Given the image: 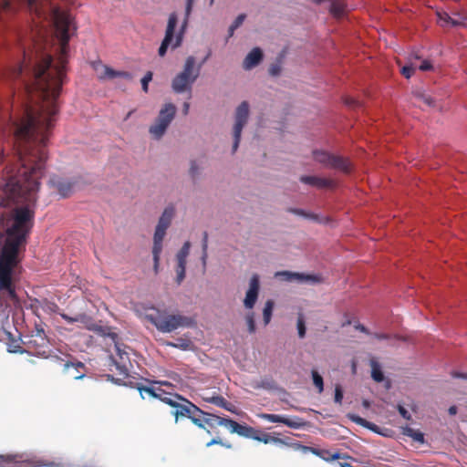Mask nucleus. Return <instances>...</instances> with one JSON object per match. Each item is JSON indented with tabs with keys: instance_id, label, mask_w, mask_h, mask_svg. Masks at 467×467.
Returning a JSON list of instances; mask_svg holds the SVG:
<instances>
[{
	"instance_id": "f8f14e48",
	"label": "nucleus",
	"mask_w": 467,
	"mask_h": 467,
	"mask_svg": "<svg viewBox=\"0 0 467 467\" xmlns=\"http://www.w3.org/2000/svg\"><path fill=\"white\" fill-rule=\"evenodd\" d=\"M313 157L315 161L320 163L335 167L345 172H348L350 170V163L348 161L343 159L340 156L331 155L322 150H314Z\"/></svg>"
},
{
	"instance_id": "2f4dec72",
	"label": "nucleus",
	"mask_w": 467,
	"mask_h": 467,
	"mask_svg": "<svg viewBox=\"0 0 467 467\" xmlns=\"http://www.w3.org/2000/svg\"><path fill=\"white\" fill-rule=\"evenodd\" d=\"M235 433H237L241 436H244V437L253 439V436L255 433V431L253 428L239 424Z\"/></svg>"
},
{
	"instance_id": "c756f323",
	"label": "nucleus",
	"mask_w": 467,
	"mask_h": 467,
	"mask_svg": "<svg viewBox=\"0 0 467 467\" xmlns=\"http://www.w3.org/2000/svg\"><path fill=\"white\" fill-rule=\"evenodd\" d=\"M79 368H83V365L78 363L77 365H69V364H67L66 365V371L67 373L74 378V379H82L83 378V374L79 372Z\"/></svg>"
},
{
	"instance_id": "9d476101",
	"label": "nucleus",
	"mask_w": 467,
	"mask_h": 467,
	"mask_svg": "<svg viewBox=\"0 0 467 467\" xmlns=\"http://www.w3.org/2000/svg\"><path fill=\"white\" fill-rule=\"evenodd\" d=\"M50 463L40 464L35 459L26 454L0 455V467H47Z\"/></svg>"
},
{
	"instance_id": "c85d7f7f",
	"label": "nucleus",
	"mask_w": 467,
	"mask_h": 467,
	"mask_svg": "<svg viewBox=\"0 0 467 467\" xmlns=\"http://www.w3.org/2000/svg\"><path fill=\"white\" fill-rule=\"evenodd\" d=\"M244 321L247 327V330L249 333H254L256 330L255 322H254V313L252 310H247L244 314Z\"/></svg>"
},
{
	"instance_id": "6ab92c4d",
	"label": "nucleus",
	"mask_w": 467,
	"mask_h": 467,
	"mask_svg": "<svg viewBox=\"0 0 467 467\" xmlns=\"http://www.w3.org/2000/svg\"><path fill=\"white\" fill-rule=\"evenodd\" d=\"M457 16H458L457 18H454V17H451L445 12H442V11L437 12L438 24L443 27L462 26L463 20L465 19L464 16L460 14H458Z\"/></svg>"
},
{
	"instance_id": "8fccbe9b",
	"label": "nucleus",
	"mask_w": 467,
	"mask_h": 467,
	"mask_svg": "<svg viewBox=\"0 0 467 467\" xmlns=\"http://www.w3.org/2000/svg\"><path fill=\"white\" fill-rule=\"evenodd\" d=\"M214 0H210V5H212L213 4Z\"/></svg>"
},
{
	"instance_id": "7ed1b4c3",
	"label": "nucleus",
	"mask_w": 467,
	"mask_h": 467,
	"mask_svg": "<svg viewBox=\"0 0 467 467\" xmlns=\"http://www.w3.org/2000/svg\"><path fill=\"white\" fill-rule=\"evenodd\" d=\"M192 10V4L189 2L186 8V16L182 22L176 13H172L168 19L165 36L159 47L158 54L164 57L168 48L175 49L179 47L183 40V36L188 24V16Z\"/></svg>"
},
{
	"instance_id": "1a4fd4ad",
	"label": "nucleus",
	"mask_w": 467,
	"mask_h": 467,
	"mask_svg": "<svg viewBox=\"0 0 467 467\" xmlns=\"http://www.w3.org/2000/svg\"><path fill=\"white\" fill-rule=\"evenodd\" d=\"M249 115L250 104L247 101H242L234 110V122L233 126L234 147H236L239 142L243 129L248 122Z\"/></svg>"
},
{
	"instance_id": "cd10ccee",
	"label": "nucleus",
	"mask_w": 467,
	"mask_h": 467,
	"mask_svg": "<svg viewBox=\"0 0 467 467\" xmlns=\"http://www.w3.org/2000/svg\"><path fill=\"white\" fill-rule=\"evenodd\" d=\"M403 434L410 437L413 441L417 442H423V434L419 430H415L411 427H405L403 428Z\"/></svg>"
},
{
	"instance_id": "4468645a",
	"label": "nucleus",
	"mask_w": 467,
	"mask_h": 467,
	"mask_svg": "<svg viewBox=\"0 0 467 467\" xmlns=\"http://www.w3.org/2000/svg\"><path fill=\"white\" fill-rule=\"evenodd\" d=\"M260 289V281L259 276L254 275L250 280L248 285V289L245 293L244 298L243 300L244 306L246 310H252L258 299Z\"/></svg>"
},
{
	"instance_id": "e433bc0d",
	"label": "nucleus",
	"mask_w": 467,
	"mask_h": 467,
	"mask_svg": "<svg viewBox=\"0 0 467 467\" xmlns=\"http://www.w3.org/2000/svg\"><path fill=\"white\" fill-rule=\"evenodd\" d=\"M152 79V73L151 72H147L145 74V76L142 78L141 79V87H142V90L144 92H148V86H149V83L151 81Z\"/></svg>"
},
{
	"instance_id": "aec40b11",
	"label": "nucleus",
	"mask_w": 467,
	"mask_h": 467,
	"mask_svg": "<svg viewBox=\"0 0 467 467\" xmlns=\"http://www.w3.org/2000/svg\"><path fill=\"white\" fill-rule=\"evenodd\" d=\"M259 417L271 422L284 423L292 428H298L301 425V422L298 420H292L275 414H260Z\"/></svg>"
},
{
	"instance_id": "72a5a7b5",
	"label": "nucleus",
	"mask_w": 467,
	"mask_h": 467,
	"mask_svg": "<svg viewBox=\"0 0 467 467\" xmlns=\"http://www.w3.org/2000/svg\"><path fill=\"white\" fill-rule=\"evenodd\" d=\"M170 346L182 349H190L192 342L189 339H178L175 343H169Z\"/></svg>"
},
{
	"instance_id": "de8ad7c7",
	"label": "nucleus",
	"mask_w": 467,
	"mask_h": 467,
	"mask_svg": "<svg viewBox=\"0 0 467 467\" xmlns=\"http://www.w3.org/2000/svg\"><path fill=\"white\" fill-rule=\"evenodd\" d=\"M352 371H353V373L356 372V362L355 361L352 362Z\"/></svg>"
},
{
	"instance_id": "49530a36",
	"label": "nucleus",
	"mask_w": 467,
	"mask_h": 467,
	"mask_svg": "<svg viewBox=\"0 0 467 467\" xmlns=\"http://www.w3.org/2000/svg\"><path fill=\"white\" fill-rule=\"evenodd\" d=\"M158 384H160V385H163V386H166V387H167V388H169V389L171 388V385H170V384H168V383H166V382H159Z\"/></svg>"
},
{
	"instance_id": "c03bdc74",
	"label": "nucleus",
	"mask_w": 467,
	"mask_h": 467,
	"mask_svg": "<svg viewBox=\"0 0 467 467\" xmlns=\"http://www.w3.org/2000/svg\"><path fill=\"white\" fill-rule=\"evenodd\" d=\"M449 413H450L451 415H454V414H456V413H457V408H456L455 406L451 407V408L449 409Z\"/></svg>"
},
{
	"instance_id": "bb28decb",
	"label": "nucleus",
	"mask_w": 467,
	"mask_h": 467,
	"mask_svg": "<svg viewBox=\"0 0 467 467\" xmlns=\"http://www.w3.org/2000/svg\"><path fill=\"white\" fill-rule=\"evenodd\" d=\"M330 13L335 17H341L345 13V4L343 0H331Z\"/></svg>"
},
{
	"instance_id": "c9c22d12",
	"label": "nucleus",
	"mask_w": 467,
	"mask_h": 467,
	"mask_svg": "<svg viewBox=\"0 0 467 467\" xmlns=\"http://www.w3.org/2000/svg\"><path fill=\"white\" fill-rule=\"evenodd\" d=\"M312 377H313L314 385L318 389V391L321 392L323 390L322 377L317 371H313Z\"/></svg>"
},
{
	"instance_id": "20e7f679",
	"label": "nucleus",
	"mask_w": 467,
	"mask_h": 467,
	"mask_svg": "<svg viewBox=\"0 0 467 467\" xmlns=\"http://www.w3.org/2000/svg\"><path fill=\"white\" fill-rule=\"evenodd\" d=\"M176 113L177 107L174 103L167 101L161 104L148 129L150 140L160 141L164 138L176 117Z\"/></svg>"
},
{
	"instance_id": "603ef678",
	"label": "nucleus",
	"mask_w": 467,
	"mask_h": 467,
	"mask_svg": "<svg viewBox=\"0 0 467 467\" xmlns=\"http://www.w3.org/2000/svg\"><path fill=\"white\" fill-rule=\"evenodd\" d=\"M348 466H349V465H348V464H347V465H344V466H342V467H348Z\"/></svg>"
},
{
	"instance_id": "9b49d317",
	"label": "nucleus",
	"mask_w": 467,
	"mask_h": 467,
	"mask_svg": "<svg viewBox=\"0 0 467 467\" xmlns=\"http://www.w3.org/2000/svg\"><path fill=\"white\" fill-rule=\"evenodd\" d=\"M91 66L97 77L102 80L128 79L130 78L127 71L114 69L100 61L93 62Z\"/></svg>"
},
{
	"instance_id": "f257e3e1",
	"label": "nucleus",
	"mask_w": 467,
	"mask_h": 467,
	"mask_svg": "<svg viewBox=\"0 0 467 467\" xmlns=\"http://www.w3.org/2000/svg\"><path fill=\"white\" fill-rule=\"evenodd\" d=\"M22 4L26 5L30 14L52 22L60 40V55L56 59L44 57L36 69L35 92L41 99L38 111L26 108L23 116L10 117L2 135L12 136L14 140L33 138L36 142L43 144L57 111V99L65 75L67 42L75 26L70 15L61 10L54 0H0V15L14 12Z\"/></svg>"
},
{
	"instance_id": "dca6fc26",
	"label": "nucleus",
	"mask_w": 467,
	"mask_h": 467,
	"mask_svg": "<svg viewBox=\"0 0 467 467\" xmlns=\"http://www.w3.org/2000/svg\"><path fill=\"white\" fill-rule=\"evenodd\" d=\"M190 254V244L185 243L182 247L179 250V252L176 254V280L178 283H181L185 276V265L187 257Z\"/></svg>"
},
{
	"instance_id": "7c9ffc66",
	"label": "nucleus",
	"mask_w": 467,
	"mask_h": 467,
	"mask_svg": "<svg viewBox=\"0 0 467 467\" xmlns=\"http://www.w3.org/2000/svg\"><path fill=\"white\" fill-rule=\"evenodd\" d=\"M253 439L256 440L258 441L264 442V443H270V442H277V441H279L278 439L274 438V437L270 436L269 434H266V433L259 434V433H257L256 431H255V433L253 436Z\"/></svg>"
},
{
	"instance_id": "79ce46f5",
	"label": "nucleus",
	"mask_w": 467,
	"mask_h": 467,
	"mask_svg": "<svg viewBox=\"0 0 467 467\" xmlns=\"http://www.w3.org/2000/svg\"><path fill=\"white\" fill-rule=\"evenodd\" d=\"M399 411L400 413L401 414V416L405 419H410V413L408 412L407 410H405L403 407H400L399 408Z\"/></svg>"
},
{
	"instance_id": "58836bf2",
	"label": "nucleus",
	"mask_w": 467,
	"mask_h": 467,
	"mask_svg": "<svg viewBox=\"0 0 467 467\" xmlns=\"http://www.w3.org/2000/svg\"><path fill=\"white\" fill-rule=\"evenodd\" d=\"M297 329H298V335L300 337H304L306 333V327L304 325V321L302 318H299L297 321Z\"/></svg>"
},
{
	"instance_id": "09e8293b",
	"label": "nucleus",
	"mask_w": 467,
	"mask_h": 467,
	"mask_svg": "<svg viewBox=\"0 0 467 467\" xmlns=\"http://www.w3.org/2000/svg\"><path fill=\"white\" fill-rule=\"evenodd\" d=\"M363 404H364V406H365V407H368V405H369L368 401H367V400H365V401L363 402Z\"/></svg>"
},
{
	"instance_id": "473e14b6",
	"label": "nucleus",
	"mask_w": 467,
	"mask_h": 467,
	"mask_svg": "<svg viewBox=\"0 0 467 467\" xmlns=\"http://www.w3.org/2000/svg\"><path fill=\"white\" fill-rule=\"evenodd\" d=\"M245 19V15L244 14H241L239 15L234 20V22L231 24L230 27H229V32H230V35L232 36L234 34V32L243 25L244 21Z\"/></svg>"
},
{
	"instance_id": "423d86ee",
	"label": "nucleus",
	"mask_w": 467,
	"mask_h": 467,
	"mask_svg": "<svg viewBox=\"0 0 467 467\" xmlns=\"http://www.w3.org/2000/svg\"><path fill=\"white\" fill-rule=\"evenodd\" d=\"M200 65L196 57L189 56L186 57L182 69L171 79V88L175 93L182 94L190 92L193 83L200 75Z\"/></svg>"
},
{
	"instance_id": "ddd939ff",
	"label": "nucleus",
	"mask_w": 467,
	"mask_h": 467,
	"mask_svg": "<svg viewBox=\"0 0 467 467\" xmlns=\"http://www.w3.org/2000/svg\"><path fill=\"white\" fill-rule=\"evenodd\" d=\"M48 184L54 192L61 196H67L72 192L75 182L70 178L53 174L49 178Z\"/></svg>"
},
{
	"instance_id": "0eeeda50",
	"label": "nucleus",
	"mask_w": 467,
	"mask_h": 467,
	"mask_svg": "<svg viewBox=\"0 0 467 467\" xmlns=\"http://www.w3.org/2000/svg\"><path fill=\"white\" fill-rule=\"evenodd\" d=\"M138 314L142 318L149 320L159 330L162 332H171L182 326L183 318L180 316L166 315L155 307H147L137 309Z\"/></svg>"
},
{
	"instance_id": "ea45409f",
	"label": "nucleus",
	"mask_w": 467,
	"mask_h": 467,
	"mask_svg": "<svg viewBox=\"0 0 467 467\" xmlns=\"http://www.w3.org/2000/svg\"><path fill=\"white\" fill-rule=\"evenodd\" d=\"M343 399V392L339 386H337L336 391H335V401L338 404L342 402Z\"/></svg>"
},
{
	"instance_id": "4be33fe9",
	"label": "nucleus",
	"mask_w": 467,
	"mask_h": 467,
	"mask_svg": "<svg viewBox=\"0 0 467 467\" xmlns=\"http://www.w3.org/2000/svg\"><path fill=\"white\" fill-rule=\"evenodd\" d=\"M61 317L65 319L68 324H77V327H85L88 329H95V327L84 315H78L75 317H68L67 315L62 314Z\"/></svg>"
},
{
	"instance_id": "37998d69",
	"label": "nucleus",
	"mask_w": 467,
	"mask_h": 467,
	"mask_svg": "<svg viewBox=\"0 0 467 467\" xmlns=\"http://www.w3.org/2000/svg\"><path fill=\"white\" fill-rule=\"evenodd\" d=\"M344 103H345V104H347V105H348V106H353V105L356 103V101H355V99H351V98H345V99H344Z\"/></svg>"
},
{
	"instance_id": "39448f33",
	"label": "nucleus",
	"mask_w": 467,
	"mask_h": 467,
	"mask_svg": "<svg viewBox=\"0 0 467 467\" xmlns=\"http://www.w3.org/2000/svg\"><path fill=\"white\" fill-rule=\"evenodd\" d=\"M161 389L159 386H152L150 389H140V394L144 398L143 393H147L150 396L158 397L161 400H163L165 402L171 404V406L175 407L176 410L173 411V414L176 418V421H178L179 416H187L190 418L194 424H196L199 427H204V424L208 426H212L210 423L211 421L207 422V420L210 417H214L213 415H208L203 420L197 417L198 414H202L199 409L194 406L193 404L187 402L184 405L177 406L175 401H173L171 398H161V394L160 393Z\"/></svg>"
},
{
	"instance_id": "f03ea898",
	"label": "nucleus",
	"mask_w": 467,
	"mask_h": 467,
	"mask_svg": "<svg viewBox=\"0 0 467 467\" xmlns=\"http://www.w3.org/2000/svg\"><path fill=\"white\" fill-rule=\"evenodd\" d=\"M16 157L21 164L17 171L9 154L0 150V176L5 182L1 204L8 205V201L16 204L10 218H0V234L5 231V244L0 249V290L5 289L11 297H14L13 273L20 247L32 226V206L36 200L47 153L41 145H36L25 152L18 150Z\"/></svg>"
},
{
	"instance_id": "2eb2a0df",
	"label": "nucleus",
	"mask_w": 467,
	"mask_h": 467,
	"mask_svg": "<svg viewBox=\"0 0 467 467\" xmlns=\"http://www.w3.org/2000/svg\"><path fill=\"white\" fill-rule=\"evenodd\" d=\"M419 59L420 57L418 55L410 56L408 57L407 64L401 67V74L406 78H410L416 68H419L421 71H427L432 68L430 61L423 60L420 64H419Z\"/></svg>"
},
{
	"instance_id": "a211bd4d",
	"label": "nucleus",
	"mask_w": 467,
	"mask_h": 467,
	"mask_svg": "<svg viewBox=\"0 0 467 467\" xmlns=\"http://www.w3.org/2000/svg\"><path fill=\"white\" fill-rule=\"evenodd\" d=\"M262 59L263 51L258 47H254L244 57L243 67L246 70H250L259 65Z\"/></svg>"
},
{
	"instance_id": "412c9836",
	"label": "nucleus",
	"mask_w": 467,
	"mask_h": 467,
	"mask_svg": "<svg viewBox=\"0 0 467 467\" xmlns=\"http://www.w3.org/2000/svg\"><path fill=\"white\" fill-rule=\"evenodd\" d=\"M371 378L379 383H383L385 388H389V380L385 377L381 367L376 361L371 362Z\"/></svg>"
},
{
	"instance_id": "6e6552de",
	"label": "nucleus",
	"mask_w": 467,
	"mask_h": 467,
	"mask_svg": "<svg viewBox=\"0 0 467 467\" xmlns=\"http://www.w3.org/2000/svg\"><path fill=\"white\" fill-rule=\"evenodd\" d=\"M175 215V209L174 207H167L156 226L154 236H153V246H152V256H153V262H154V270L155 272L158 271L159 262L161 254L162 251V242L166 235V231L170 227L171 223Z\"/></svg>"
},
{
	"instance_id": "b1692460",
	"label": "nucleus",
	"mask_w": 467,
	"mask_h": 467,
	"mask_svg": "<svg viewBox=\"0 0 467 467\" xmlns=\"http://www.w3.org/2000/svg\"><path fill=\"white\" fill-rule=\"evenodd\" d=\"M351 419L353 421L357 422L358 424L359 425H362L371 431H373L374 432H377L379 434H381L383 436H389V432L390 431L389 430H384V431H381L379 427H378L377 425L373 424V423H370L368 421H367L366 420L360 418V417H358V416H351Z\"/></svg>"
},
{
	"instance_id": "4c0bfd02",
	"label": "nucleus",
	"mask_w": 467,
	"mask_h": 467,
	"mask_svg": "<svg viewBox=\"0 0 467 467\" xmlns=\"http://www.w3.org/2000/svg\"><path fill=\"white\" fill-rule=\"evenodd\" d=\"M116 349L119 352V358H120V365H119V367L124 368L125 367V357L127 358H128V353L125 350H121L120 347L119 345H116Z\"/></svg>"
},
{
	"instance_id": "5701e85b",
	"label": "nucleus",
	"mask_w": 467,
	"mask_h": 467,
	"mask_svg": "<svg viewBox=\"0 0 467 467\" xmlns=\"http://www.w3.org/2000/svg\"><path fill=\"white\" fill-rule=\"evenodd\" d=\"M211 421V425H223L226 427L232 433H235L239 424L231 420H225L219 417H210L207 422Z\"/></svg>"
},
{
	"instance_id": "f3484780",
	"label": "nucleus",
	"mask_w": 467,
	"mask_h": 467,
	"mask_svg": "<svg viewBox=\"0 0 467 467\" xmlns=\"http://www.w3.org/2000/svg\"><path fill=\"white\" fill-rule=\"evenodd\" d=\"M275 277L281 280L296 281L299 283H317L319 281V279L314 275H300L290 272H278L275 274Z\"/></svg>"
},
{
	"instance_id": "a878e982",
	"label": "nucleus",
	"mask_w": 467,
	"mask_h": 467,
	"mask_svg": "<svg viewBox=\"0 0 467 467\" xmlns=\"http://www.w3.org/2000/svg\"><path fill=\"white\" fill-rule=\"evenodd\" d=\"M274 306L275 302L273 300H267L265 303V306L263 308V323L265 327H266L272 319Z\"/></svg>"
},
{
	"instance_id": "3c124183",
	"label": "nucleus",
	"mask_w": 467,
	"mask_h": 467,
	"mask_svg": "<svg viewBox=\"0 0 467 467\" xmlns=\"http://www.w3.org/2000/svg\"><path fill=\"white\" fill-rule=\"evenodd\" d=\"M316 1H317V2H318V3H321V2H323L324 0H316Z\"/></svg>"
},
{
	"instance_id": "f704fd0d",
	"label": "nucleus",
	"mask_w": 467,
	"mask_h": 467,
	"mask_svg": "<svg viewBox=\"0 0 467 467\" xmlns=\"http://www.w3.org/2000/svg\"><path fill=\"white\" fill-rule=\"evenodd\" d=\"M23 66L21 63H17L16 65L10 67L6 73V78H13L16 75L20 74L22 71Z\"/></svg>"
},
{
	"instance_id": "a18cd8bd",
	"label": "nucleus",
	"mask_w": 467,
	"mask_h": 467,
	"mask_svg": "<svg viewBox=\"0 0 467 467\" xmlns=\"http://www.w3.org/2000/svg\"><path fill=\"white\" fill-rule=\"evenodd\" d=\"M218 443H221V441L214 439V440H212L210 442H208L207 446L209 447V446H211L213 444H218Z\"/></svg>"
},
{
	"instance_id": "393cba45",
	"label": "nucleus",
	"mask_w": 467,
	"mask_h": 467,
	"mask_svg": "<svg viewBox=\"0 0 467 467\" xmlns=\"http://www.w3.org/2000/svg\"><path fill=\"white\" fill-rule=\"evenodd\" d=\"M302 181L306 183L312 184L320 188L330 187L332 185V182L329 180L315 176L303 177Z\"/></svg>"
},
{
	"instance_id": "a19ab883",
	"label": "nucleus",
	"mask_w": 467,
	"mask_h": 467,
	"mask_svg": "<svg viewBox=\"0 0 467 467\" xmlns=\"http://www.w3.org/2000/svg\"><path fill=\"white\" fill-rule=\"evenodd\" d=\"M451 377L453 378H461V379H467V374L466 373H461V372H458V371H452L451 373Z\"/></svg>"
}]
</instances>
